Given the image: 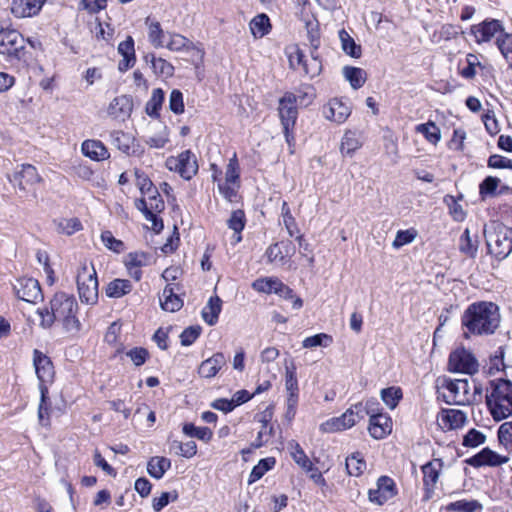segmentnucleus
<instances>
[{
  "label": "nucleus",
  "mask_w": 512,
  "mask_h": 512,
  "mask_svg": "<svg viewBox=\"0 0 512 512\" xmlns=\"http://www.w3.org/2000/svg\"><path fill=\"white\" fill-rule=\"evenodd\" d=\"M78 304L73 295L56 293L50 300V308L38 310L40 326L48 329L55 321H61L66 331L79 330L80 322L76 317Z\"/></svg>",
  "instance_id": "obj_2"
},
{
  "label": "nucleus",
  "mask_w": 512,
  "mask_h": 512,
  "mask_svg": "<svg viewBox=\"0 0 512 512\" xmlns=\"http://www.w3.org/2000/svg\"><path fill=\"white\" fill-rule=\"evenodd\" d=\"M442 468L443 461L439 458H435L421 466L423 473V489L425 491L424 499L428 500L432 497Z\"/></svg>",
  "instance_id": "obj_12"
},
{
  "label": "nucleus",
  "mask_w": 512,
  "mask_h": 512,
  "mask_svg": "<svg viewBox=\"0 0 512 512\" xmlns=\"http://www.w3.org/2000/svg\"><path fill=\"white\" fill-rule=\"evenodd\" d=\"M33 365L39 380V387L51 382L54 377V366L51 359L40 350L33 351Z\"/></svg>",
  "instance_id": "obj_16"
},
{
  "label": "nucleus",
  "mask_w": 512,
  "mask_h": 512,
  "mask_svg": "<svg viewBox=\"0 0 512 512\" xmlns=\"http://www.w3.org/2000/svg\"><path fill=\"white\" fill-rule=\"evenodd\" d=\"M109 136L112 145L126 155H139L142 153L139 145L135 146V138L131 134L114 130L110 132Z\"/></svg>",
  "instance_id": "obj_17"
},
{
  "label": "nucleus",
  "mask_w": 512,
  "mask_h": 512,
  "mask_svg": "<svg viewBox=\"0 0 512 512\" xmlns=\"http://www.w3.org/2000/svg\"><path fill=\"white\" fill-rule=\"evenodd\" d=\"M307 38L311 48L318 50L320 47L319 23L316 19L306 21Z\"/></svg>",
  "instance_id": "obj_53"
},
{
  "label": "nucleus",
  "mask_w": 512,
  "mask_h": 512,
  "mask_svg": "<svg viewBox=\"0 0 512 512\" xmlns=\"http://www.w3.org/2000/svg\"><path fill=\"white\" fill-rule=\"evenodd\" d=\"M46 0H12L11 13L17 18L36 16Z\"/></svg>",
  "instance_id": "obj_20"
},
{
  "label": "nucleus",
  "mask_w": 512,
  "mask_h": 512,
  "mask_svg": "<svg viewBox=\"0 0 512 512\" xmlns=\"http://www.w3.org/2000/svg\"><path fill=\"white\" fill-rule=\"evenodd\" d=\"M361 147V142L359 141L355 132L347 131L342 137L340 151L344 156H352L356 150Z\"/></svg>",
  "instance_id": "obj_40"
},
{
  "label": "nucleus",
  "mask_w": 512,
  "mask_h": 512,
  "mask_svg": "<svg viewBox=\"0 0 512 512\" xmlns=\"http://www.w3.org/2000/svg\"><path fill=\"white\" fill-rule=\"evenodd\" d=\"M449 371L473 375L478 372L479 364L473 353L464 347L452 351L448 359Z\"/></svg>",
  "instance_id": "obj_7"
},
{
  "label": "nucleus",
  "mask_w": 512,
  "mask_h": 512,
  "mask_svg": "<svg viewBox=\"0 0 512 512\" xmlns=\"http://www.w3.org/2000/svg\"><path fill=\"white\" fill-rule=\"evenodd\" d=\"M500 180L497 177L487 176L479 185V194L484 200L487 196L495 194Z\"/></svg>",
  "instance_id": "obj_58"
},
{
  "label": "nucleus",
  "mask_w": 512,
  "mask_h": 512,
  "mask_svg": "<svg viewBox=\"0 0 512 512\" xmlns=\"http://www.w3.org/2000/svg\"><path fill=\"white\" fill-rule=\"evenodd\" d=\"M118 53L123 59L118 64L120 72H125L132 68L136 62L134 40L131 36H128L125 41H122L118 45Z\"/></svg>",
  "instance_id": "obj_23"
},
{
  "label": "nucleus",
  "mask_w": 512,
  "mask_h": 512,
  "mask_svg": "<svg viewBox=\"0 0 512 512\" xmlns=\"http://www.w3.org/2000/svg\"><path fill=\"white\" fill-rule=\"evenodd\" d=\"M144 60L146 63L151 64L155 74L166 77L173 75L174 67L165 59L157 58L153 53H149L144 56Z\"/></svg>",
  "instance_id": "obj_30"
},
{
  "label": "nucleus",
  "mask_w": 512,
  "mask_h": 512,
  "mask_svg": "<svg viewBox=\"0 0 512 512\" xmlns=\"http://www.w3.org/2000/svg\"><path fill=\"white\" fill-rule=\"evenodd\" d=\"M161 308L168 312L179 311L183 306V300L175 293L171 284H167L160 297Z\"/></svg>",
  "instance_id": "obj_27"
},
{
  "label": "nucleus",
  "mask_w": 512,
  "mask_h": 512,
  "mask_svg": "<svg viewBox=\"0 0 512 512\" xmlns=\"http://www.w3.org/2000/svg\"><path fill=\"white\" fill-rule=\"evenodd\" d=\"M490 392L486 394L487 408L495 421H501L512 415V381L495 379L489 382Z\"/></svg>",
  "instance_id": "obj_3"
},
{
  "label": "nucleus",
  "mask_w": 512,
  "mask_h": 512,
  "mask_svg": "<svg viewBox=\"0 0 512 512\" xmlns=\"http://www.w3.org/2000/svg\"><path fill=\"white\" fill-rule=\"evenodd\" d=\"M227 359L222 352L213 354L210 358L202 361L198 373L203 378H213L226 365Z\"/></svg>",
  "instance_id": "obj_22"
},
{
  "label": "nucleus",
  "mask_w": 512,
  "mask_h": 512,
  "mask_svg": "<svg viewBox=\"0 0 512 512\" xmlns=\"http://www.w3.org/2000/svg\"><path fill=\"white\" fill-rule=\"evenodd\" d=\"M508 461L509 457L500 455L489 447H484L475 455L467 458L465 463L474 468H480L483 466L498 467L506 464Z\"/></svg>",
  "instance_id": "obj_15"
},
{
  "label": "nucleus",
  "mask_w": 512,
  "mask_h": 512,
  "mask_svg": "<svg viewBox=\"0 0 512 512\" xmlns=\"http://www.w3.org/2000/svg\"><path fill=\"white\" fill-rule=\"evenodd\" d=\"M294 96L296 98V105L307 107L315 98V90L310 84H302L297 88Z\"/></svg>",
  "instance_id": "obj_46"
},
{
  "label": "nucleus",
  "mask_w": 512,
  "mask_h": 512,
  "mask_svg": "<svg viewBox=\"0 0 512 512\" xmlns=\"http://www.w3.org/2000/svg\"><path fill=\"white\" fill-rule=\"evenodd\" d=\"M149 41L151 44L156 47H164L165 43V33L161 28V25L159 22H151L149 24V33H148Z\"/></svg>",
  "instance_id": "obj_51"
},
{
  "label": "nucleus",
  "mask_w": 512,
  "mask_h": 512,
  "mask_svg": "<svg viewBox=\"0 0 512 512\" xmlns=\"http://www.w3.org/2000/svg\"><path fill=\"white\" fill-rule=\"evenodd\" d=\"M446 510L450 512H481L483 505L475 499H461L447 504Z\"/></svg>",
  "instance_id": "obj_34"
},
{
  "label": "nucleus",
  "mask_w": 512,
  "mask_h": 512,
  "mask_svg": "<svg viewBox=\"0 0 512 512\" xmlns=\"http://www.w3.org/2000/svg\"><path fill=\"white\" fill-rule=\"evenodd\" d=\"M350 113L349 106L337 98L330 100L328 106L324 108L325 117L338 124L343 123Z\"/></svg>",
  "instance_id": "obj_24"
},
{
  "label": "nucleus",
  "mask_w": 512,
  "mask_h": 512,
  "mask_svg": "<svg viewBox=\"0 0 512 512\" xmlns=\"http://www.w3.org/2000/svg\"><path fill=\"white\" fill-rule=\"evenodd\" d=\"M444 203L448 206L449 213L455 221L462 222L465 219L466 213L454 196L446 195L444 197Z\"/></svg>",
  "instance_id": "obj_52"
},
{
  "label": "nucleus",
  "mask_w": 512,
  "mask_h": 512,
  "mask_svg": "<svg viewBox=\"0 0 512 512\" xmlns=\"http://www.w3.org/2000/svg\"><path fill=\"white\" fill-rule=\"evenodd\" d=\"M505 350L504 347H499L495 354L490 357V366L488 373L493 375L495 372H499L505 368L504 364Z\"/></svg>",
  "instance_id": "obj_63"
},
{
  "label": "nucleus",
  "mask_w": 512,
  "mask_h": 512,
  "mask_svg": "<svg viewBox=\"0 0 512 512\" xmlns=\"http://www.w3.org/2000/svg\"><path fill=\"white\" fill-rule=\"evenodd\" d=\"M442 386L450 393L448 399H446L448 404L463 405L465 402H471L468 379H445Z\"/></svg>",
  "instance_id": "obj_11"
},
{
  "label": "nucleus",
  "mask_w": 512,
  "mask_h": 512,
  "mask_svg": "<svg viewBox=\"0 0 512 512\" xmlns=\"http://www.w3.org/2000/svg\"><path fill=\"white\" fill-rule=\"evenodd\" d=\"M82 153L94 161H103L110 157L106 146L99 140H85L81 145Z\"/></svg>",
  "instance_id": "obj_25"
},
{
  "label": "nucleus",
  "mask_w": 512,
  "mask_h": 512,
  "mask_svg": "<svg viewBox=\"0 0 512 512\" xmlns=\"http://www.w3.org/2000/svg\"><path fill=\"white\" fill-rule=\"evenodd\" d=\"M281 280L276 277H263L258 278L252 283V288L265 294L277 293L278 287H280Z\"/></svg>",
  "instance_id": "obj_36"
},
{
  "label": "nucleus",
  "mask_w": 512,
  "mask_h": 512,
  "mask_svg": "<svg viewBox=\"0 0 512 512\" xmlns=\"http://www.w3.org/2000/svg\"><path fill=\"white\" fill-rule=\"evenodd\" d=\"M9 181L18 186L21 190H26L27 186L33 185L41 181V177L37 169L31 164H23L19 171H16Z\"/></svg>",
  "instance_id": "obj_18"
},
{
  "label": "nucleus",
  "mask_w": 512,
  "mask_h": 512,
  "mask_svg": "<svg viewBox=\"0 0 512 512\" xmlns=\"http://www.w3.org/2000/svg\"><path fill=\"white\" fill-rule=\"evenodd\" d=\"M170 451L185 458H191L197 453V445L194 441L186 443L174 440L170 443Z\"/></svg>",
  "instance_id": "obj_48"
},
{
  "label": "nucleus",
  "mask_w": 512,
  "mask_h": 512,
  "mask_svg": "<svg viewBox=\"0 0 512 512\" xmlns=\"http://www.w3.org/2000/svg\"><path fill=\"white\" fill-rule=\"evenodd\" d=\"M376 486L368 492L369 501L374 504L383 505L397 494L396 484L389 476H380Z\"/></svg>",
  "instance_id": "obj_13"
},
{
  "label": "nucleus",
  "mask_w": 512,
  "mask_h": 512,
  "mask_svg": "<svg viewBox=\"0 0 512 512\" xmlns=\"http://www.w3.org/2000/svg\"><path fill=\"white\" fill-rule=\"evenodd\" d=\"M382 401L390 408L395 409L403 397L402 389L397 386L384 388L380 393Z\"/></svg>",
  "instance_id": "obj_44"
},
{
  "label": "nucleus",
  "mask_w": 512,
  "mask_h": 512,
  "mask_svg": "<svg viewBox=\"0 0 512 512\" xmlns=\"http://www.w3.org/2000/svg\"><path fill=\"white\" fill-rule=\"evenodd\" d=\"M166 166L169 170L179 173L185 180H190L198 171L195 155L190 150L183 151L177 158L170 157Z\"/></svg>",
  "instance_id": "obj_9"
},
{
  "label": "nucleus",
  "mask_w": 512,
  "mask_h": 512,
  "mask_svg": "<svg viewBox=\"0 0 512 512\" xmlns=\"http://www.w3.org/2000/svg\"><path fill=\"white\" fill-rule=\"evenodd\" d=\"M13 289L18 299L28 303H37L39 300H43L40 284L32 277L17 279Z\"/></svg>",
  "instance_id": "obj_10"
},
{
  "label": "nucleus",
  "mask_w": 512,
  "mask_h": 512,
  "mask_svg": "<svg viewBox=\"0 0 512 512\" xmlns=\"http://www.w3.org/2000/svg\"><path fill=\"white\" fill-rule=\"evenodd\" d=\"M250 30L254 37L262 38L270 32L271 24L269 17L264 14H258L255 16L250 24Z\"/></svg>",
  "instance_id": "obj_35"
},
{
  "label": "nucleus",
  "mask_w": 512,
  "mask_h": 512,
  "mask_svg": "<svg viewBox=\"0 0 512 512\" xmlns=\"http://www.w3.org/2000/svg\"><path fill=\"white\" fill-rule=\"evenodd\" d=\"M285 370V387L287 393H299L296 367L292 364L291 366H286Z\"/></svg>",
  "instance_id": "obj_61"
},
{
  "label": "nucleus",
  "mask_w": 512,
  "mask_h": 512,
  "mask_svg": "<svg viewBox=\"0 0 512 512\" xmlns=\"http://www.w3.org/2000/svg\"><path fill=\"white\" fill-rule=\"evenodd\" d=\"M481 63L478 56L472 53L466 56V66L460 70V75L465 79H472L476 75V67H480Z\"/></svg>",
  "instance_id": "obj_56"
},
{
  "label": "nucleus",
  "mask_w": 512,
  "mask_h": 512,
  "mask_svg": "<svg viewBox=\"0 0 512 512\" xmlns=\"http://www.w3.org/2000/svg\"><path fill=\"white\" fill-rule=\"evenodd\" d=\"M135 176H136V184L139 187V189L143 195H149L154 190H156L153 182L149 179V177L144 172L136 170Z\"/></svg>",
  "instance_id": "obj_64"
},
{
  "label": "nucleus",
  "mask_w": 512,
  "mask_h": 512,
  "mask_svg": "<svg viewBox=\"0 0 512 512\" xmlns=\"http://www.w3.org/2000/svg\"><path fill=\"white\" fill-rule=\"evenodd\" d=\"M169 109L176 115L184 112L183 93L178 89H173L169 96Z\"/></svg>",
  "instance_id": "obj_62"
},
{
  "label": "nucleus",
  "mask_w": 512,
  "mask_h": 512,
  "mask_svg": "<svg viewBox=\"0 0 512 512\" xmlns=\"http://www.w3.org/2000/svg\"><path fill=\"white\" fill-rule=\"evenodd\" d=\"M202 328L199 325L189 326L180 334V342L182 346L192 345L200 336Z\"/></svg>",
  "instance_id": "obj_60"
},
{
  "label": "nucleus",
  "mask_w": 512,
  "mask_h": 512,
  "mask_svg": "<svg viewBox=\"0 0 512 512\" xmlns=\"http://www.w3.org/2000/svg\"><path fill=\"white\" fill-rule=\"evenodd\" d=\"M76 283L80 301L87 305L98 302V278L92 264L82 263L77 270Z\"/></svg>",
  "instance_id": "obj_5"
},
{
  "label": "nucleus",
  "mask_w": 512,
  "mask_h": 512,
  "mask_svg": "<svg viewBox=\"0 0 512 512\" xmlns=\"http://www.w3.org/2000/svg\"><path fill=\"white\" fill-rule=\"evenodd\" d=\"M276 464V460L274 457H267L261 459L257 465L252 468V471L249 475L248 483L252 484L259 479H261L266 472L271 470Z\"/></svg>",
  "instance_id": "obj_38"
},
{
  "label": "nucleus",
  "mask_w": 512,
  "mask_h": 512,
  "mask_svg": "<svg viewBox=\"0 0 512 512\" xmlns=\"http://www.w3.org/2000/svg\"><path fill=\"white\" fill-rule=\"evenodd\" d=\"M339 38L341 41L342 49L347 55L353 58H359L361 56V46L356 44L354 39L345 29H341L339 31Z\"/></svg>",
  "instance_id": "obj_37"
},
{
  "label": "nucleus",
  "mask_w": 512,
  "mask_h": 512,
  "mask_svg": "<svg viewBox=\"0 0 512 512\" xmlns=\"http://www.w3.org/2000/svg\"><path fill=\"white\" fill-rule=\"evenodd\" d=\"M278 113L285 139L291 145V142L294 140L293 129L298 118V108L294 93L285 92L279 99Z\"/></svg>",
  "instance_id": "obj_6"
},
{
  "label": "nucleus",
  "mask_w": 512,
  "mask_h": 512,
  "mask_svg": "<svg viewBox=\"0 0 512 512\" xmlns=\"http://www.w3.org/2000/svg\"><path fill=\"white\" fill-rule=\"evenodd\" d=\"M499 444L507 451L512 452V421L502 423L497 431Z\"/></svg>",
  "instance_id": "obj_49"
},
{
  "label": "nucleus",
  "mask_w": 512,
  "mask_h": 512,
  "mask_svg": "<svg viewBox=\"0 0 512 512\" xmlns=\"http://www.w3.org/2000/svg\"><path fill=\"white\" fill-rule=\"evenodd\" d=\"M24 48L25 40L18 31L0 28V54L19 60L24 54Z\"/></svg>",
  "instance_id": "obj_8"
},
{
  "label": "nucleus",
  "mask_w": 512,
  "mask_h": 512,
  "mask_svg": "<svg viewBox=\"0 0 512 512\" xmlns=\"http://www.w3.org/2000/svg\"><path fill=\"white\" fill-rule=\"evenodd\" d=\"M275 294L285 300H291L292 307L295 310H299L303 306V300L299 296H296L294 291L282 281L280 283V287H278L277 293Z\"/></svg>",
  "instance_id": "obj_55"
},
{
  "label": "nucleus",
  "mask_w": 512,
  "mask_h": 512,
  "mask_svg": "<svg viewBox=\"0 0 512 512\" xmlns=\"http://www.w3.org/2000/svg\"><path fill=\"white\" fill-rule=\"evenodd\" d=\"M101 240L106 248L115 253H121L124 251L125 245L123 241L116 239L111 231H103L101 233Z\"/></svg>",
  "instance_id": "obj_57"
},
{
  "label": "nucleus",
  "mask_w": 512,
  "mask_h": 512,
  "mask_svg": "<svg viewBox=\"0 0 512 512\" xmlns=\"http://www.w3.org/2000/svg\"><path fill=\"white\" fill-rule=\"evenodd\" d=\"M183 433L188 437H194L204 442H209L213 437V432L208 427H196L193 423L183 425Z\"/></svg>",
  "instance_id": "obj_41"
},
{
  "label": "nucleus",
  "mask_w": 512,
  "mask_h": 512,
  "mask_svg": "<svg viewBox=\"0 0 512 512\" xmlns=\"http://www.w3.org/2000/svg\"><path fill=\"white\" fill-rule=\"evenodd\" d=\"M501 321L499 306L490 301L471 303L461 317L462 326L477 336L492 335Z\"/></svg>",
  "instance_id": "obj_1"
},
{
  "label": "nucleus",
  "mask_w": 512,
  "mask_h": 512,
  "mask_svg": "<svg viewBox=\"0 0 512 512\" xmlns=\"http://www.w3.org/2000/svg\"><path fill=\"white\" fill-rule=\"evenodd\" d=\"M368 431L374 439L385 438L392 431L391 417L386 413L374 415L373 418L369 419Z\"/></svg>",
  "instance_id": "obj_21"
},
{
  "label": "nucleus",
  "mask_w": 512,
  "mask_h": 512,
  "mask_svg": "<svg viewBox=\"0 0 512 512\" xmlns=\"http://www.w3.org/2000/svg\"><path fill=\"white\" fill-rule=\"evenodd\" d=\"M440 420L447 430H456L463 427L467 421L466 414L457 409H442Z\"/></svg>",
  "instance_id": "obj_26"
},
{
  "label": "nucleus",
  "mask_w": 512,
  "mask_h": 512,
  "mask_svg": "<svg viewBox=\"0 0 512 512\" xmlns=\"http://www.w3.org/2000/svg\"><path fill=\"white\" fill-rule=\"evenodd\" d=\"M246 224V216L243 210H234L229 219L227 220V226L234 231L235 242L239 243L242 240L241 232Z\"/></svg>",
  "instance_id": "obj_33"
},
{
  "label": "nucleus",
  "mask_w": 512,
  "mask_h": 512,
  "mask_svg": "<svg viewBox=\"0 0 512 512\" xmlns=\"http://www.w3.org/2000/svg\"><path fill=\"white\" fill-rule=\"evenodd\" d=\"M459 250L461 253L475 257L478 250V241L472 240L470 231L468 228L464 230L459 239Z\"/></svg>",
  "instance_id": "obj_45"
},
{
  "label": "nucleus",
  "mask_w": 512,
  "mask_h": 512,
  "mask_svg": "<svg viewBox=\"0 0 512 512\" xmlns=\"http://www.w3.org/2000/svg\"><path fill=\"white\" fill-rule=\"evenodd\" d=\"M346 470L351 476H360L366 469V462L359 452L346 458Z\"/></svg>",
  "instance_id": "obj_42"
},
{
  "label": "nucleus",
  "mask_w": 512,
  "mask_h": 512,
  "mask_svg": "<svg viewBox=\"0 0 512 512\" xmlns=\"http://www.w3.org/2000/svg\"><path fill=\"white\" fill-rule=\"evenodd\" d=\"M333 342L332 336L326 334V333H319L315 334L313 336L306 337L303 342L302 346L304 348H314L318 346L327 347Z\"/></svg>",
  "instance_id": "obj_54"
},
{
  "label": "nucleus",
  "mask_w": 512,
  "mask_h": 512,
  "mask_svg": "<svg viewBox=\"0 0 512 512\" xmlns=\"http://www.w3.org/2000/svg\"><path fill=\"white\" fill-rule=\"evenodd\" d=\"M470 33L474 36L476 43L489 42L496 34L505 33L501 21L497 19H486L483 22L472 25Z\"/></svg>",
  "instance_id": "obj_14"
},
{
  "label": "nucleus",
  "mask_w": 512,
  "mask_h": 512,
  "mask_svg": "<svg viewBox=\"0 0 512 512\" xmlns=\"http://www.w3.org/2000/svg\"><path fill=\"white\" fill-rule=\"evenodd\" d=\"M496 45L505 60L509 63V66L512 67V34L505 32L498 35Z\"/></svg>",
  "instance_id": "obj_47"
},
{
  "label": "nucleus",
  "mask_w": 512,
  "mask_h": 512,
  "mask_svg": "<svg viewBox=\"0 0 512 512\" xmlns=\"http://www.w3.org/2000/svg\"><path fill=\"white\" fill-rule=\"evenodd\" d=\"M486 441V435L475 429L471 428L468 430V432L464 435L462 445L468 448H476L482 444H484Z\"/></svg>",
  "instance_id": "obj_50"
},
{
  "label": "nucleus",
  "mask_w": 512,
  "mask_h": 512,
  "mask_svg": "<svg viewBox=\"0 0 512 512\" xmlns=\"http://www.w3.org/2000/svg\"><path fill=\"white\" fill-rule=\"evenodd\" d=\"M488 252L497 260L507 258L512 252V229L499 221L486 224L483 229Z\"/></svg>",
  "instance_id": "obj_4"
},
{
  "label": "nucleus",
  "mask_w": 512,
  "mask_h": 512,
  "mask_svg": "<svg viewBox=\"0 0 512 512\" xmlns=\"http://www.w3.org/2000/svg\"><path fill=\"white\" fill-rule=\"evenodd\" d=\"M132 290V284L127 279H114L111 281L106 289V296L109 298H120Z\"/></svg>",
  "instance_id": "obj_32"
},
{
  "label": "nucleus",
  "mask_w": 512,
  "mask_h": 512,
  "mask_svg": "<svg viewBox=\"0 0 512 512\" xmlns=\"http://www.w3.org/2000/svg\"><path fill=\"white\" fill-rule=\"evenodd\" d=\"M133 110V99L130 95L115 97L108 106V115L114 119L125 121Z\"/></svg>",
  "instance_id": "obj_19"
},
{
  "label": "nucleus",
  "mask_w": 512,
  "mask_h": 512,
  "mask_svg": "<svg viewBox=\"0 0 512 512\" xmlns=\"http://www.w3.org/2000/svg\"><path fill=\"white\" fill-rule=\"evenodd\" d=\"M343 75L353 89H359L365 83V71L361 68L345 66Z\"/></svg>",
  "instance_id": "obj_39"
},
{
  "label": "nucleus",
  "mask_w": 512,
  "mask_h": 512,
  "mask_svg": "<svg viewBox=\"0 0 512 512\" xmlns=\"http://www.w3.org/2000/svg\"><path fill=\"white\" fill-rule=\"evenodd\" d=\"M416 132L421 133L427 141L436 144L441 139L439 127L432 121L422 123L416 126Z\"/></svg>",
  "instance_id": "obj_43"
},
{
  "label": "nucleus",
  "mask_w": 512,
  "mask_h": 512,
  "mask_svg": "<svg viewBox=\"0 0 512 512\" xmlns=\"http://www.w3.org/2000/svg\"><path fill=\"white\" fill-rule=\"evenodd\" d=\"M165 99V93L163 89L156 88L152 91L151 98L148 100L145 106V111L151 118H159L160 110Z\"/></svg>",
  "instance_id": "obj_31"
},
{
  "label": "nucleus",
  "mask_w": 512,
  "mask_h": 512,
  "mask_svg": "<svg viewBox=\"0 0 512 512\" xmlns=\"http://www.w3.org/2000/svg\"><path fill=\"white\" fill-rule=\"evenodd\" d=\"M221 309L222 300L218 296L210 297L201 312L203 320L210 326L215 325L218 322Z\"/></svg>",
  "instance_id": "obj_28"
},
{
  "label": "nucleus",
  "mask_w": 512,
  "mask_h": 512,
  "mask_svg": "<svg viewBox=\"0 0 512 512\" xmlns=\"http://www.w3.org/2000/svg\"><path fill=\"white\" fill-rule=\"evenodd\" d=\"M81 229L82 224L77 218L62 219L57 224V231L66 235H72Z\"/></svg>",
  "instance_id": "obj_59"
},
{
  "label": "nucleus",
  "mask_w": 512,
  "mask_h": 512,
  "mask_svg": "<svg viewBox=\"0 0 512 512\" xmlns=\"http://www.w3.org/2000/svg\"><path fill=\"white\" fill-rule=\"evenodd\" d=\"M170 467V459L155 456L148 461L147 472L151 477L159 480L164 476L165 472L170 469Z\"/></svg>",
  "instance_id": "obj_29"
}]
</instances>
